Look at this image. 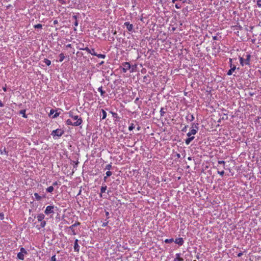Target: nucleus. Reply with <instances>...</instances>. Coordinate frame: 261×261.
Here are the masks:
<instances>
[{
	"instance_id": "nucleus-1",
	"label": "nucleus",
	"mask_w": 261,
	"mask_h": 261,
	"mask_svg": "<svg viewBox=\"0 0 261 261\" xmlns=\"http://www.w3.org/2000/svg\"><path fill=\"white\" fill-rule=\"evenodd\" d=\"M57 210V207H55L54 205H48L46 206L45 210L44 211V213L46 215H49L50 214H54L55 211Z\"/></svg>"
},
{
	"instance_id": "nucleus-2",
	"label": "nucleus",
	"mask_w": 261,
	"mask_h": 261,
	"mask_svg": "<svg viewBox=\"0 0 261 261\" xmlns=\"http://www.w3.org/2000/svg\"><path fill=\"white\" fill-rule=\"evenodd\" d=\"M83 122V120L82 119H77V120L76 121L72 122L71 120L70 119H67L66 120V123L67 125H71L75 126H79L81 125Z\"/></svg>"
},
{
	"instance_id": "nucleus-3",
	"label": "nucleus",
	"mask_w": 261,
	"mask_h": 261,
	"mask_svg": "<svg viewBox=\"0 0 261 261\" xmlns=\"http://www.w3.org/2000/svg\"><path fill=\"white\" fill-rule=\"evenodd\" d=\"M229 64L230 69L228 70L227 73L228 75H231L232 72L236 69V66L234 65H232V59L231 58L229 59Z\"/></svg>"
},
{
	"instance_id": "nucleus-4",
	"label": "nucleus",
	"mask_w": 261,
	"mask_h": 261,
	"mask_svg": "<svg viewBox=\"0 0 261 261\" xmlns=\"http://www.w3.org/2000/svg\"><path fill=\"white\" fill-rule=\"evenodd\" d=\"M64 133L63 130L59 129L54 130L52 132L51 135L54 137L55 136L61 137Z\"/></svg>"
},
{
	"instance_id": "nucleus-5",
	"label": "nucleus",
	"mask_w": 261,
	"mask_h": 261,
	"mask_svg": "<svg viewBox=\"0 0 261 261\" xmlns=\"http://www.w3.org/2000/svg\"><path fill=\"white\" fill-rule=\"evenodd\" d=\"M68 114H69V116L72 118H73V119L74 120H77V119H79V116L77 115H74L73 114V112L72 111H70L69 113H68ZM80 119H81V118H80Z\"/></svg>"
},
{
	"instance_id": "nucleus-6",
	"label": "nucleus",
	"mask_w": 261,
	"mask_h": 261,
	"mask_svg": "<svg viewBox=\"0 0 261 261\" xmlns=\"http://www.w3.org/2000/svg\"><path fill=\"white\" fill-rule=\"evenodd\" d=\"M84 50H86L88 53L91 54L92 55L95 56L96 55V53H95L94 49H90L88 47H86Z\"/></svg>"
},
{
	"instance_id": "nucleus-7",
	"label": "nucleus",
	"mask_w": 261,
	"mask_h": 261,
	"mask_svg": "<svg viewBox=\"0 0 261 261\" xmlns=\"http://www.w3.org/2000/svg\"><path fill=\"white\" fill-rule=\"evenodd\" d=\"M78 240L76 239L74 244V250L75 251L79 252L80 250V246L78 245Z\"/></svg>"
},
{
	"instance_id": "nucleus-8",
	"label": "nucleus",
	"mask_w": 261,
	"mask_h": 261,
	"mask_svg": "<svg viewBox=\"0 0 261 261\" xmlns=\"http://www.w3.org/2000/svg\"><path fill=\"white\" fill-rule=\"evenodd\" d=\"M174 242L176 244H177L180 246L184 244V240H183L182 238H179L176 239Z\"/></svg>"
},
{
	"instance_id": "nucleus-9",
	"label": "nucleus",
	"mask_w": 261,
	"mask_h": 261,
	"mask_svg": "<svg viewBox=\"0 0 261 261\" xmlns=\"http://www.w3.org/2000/svg\"><path fill=\"white\" fill-rule=\"evenodd\" d=\"M124 25L126 27L127 29L129 31H132L133 29V25L132 24H130L129 22H125Z\"/></svg>"
},
{
	"instance_id": "nucleus-10",
	"label": "nucleus",
	"mask_w": 261,
	"mask_h": 261,
	"mask_svg": "<svg viewBox=\"0 0 261 261\" xmlns=\"http://www.w3.org/2000/svg\"><path fill=\"white\" fill-rule=\"evenodd\" d=\"M186 119L187 121H192L194 119V117L193 115L191 114H188L186 116Z\"/></svg>"
},
{
	"instance_id": "nucleus-11",
	"label": "nucleus",
	"mask_w": 261,
	"mask_h": 261,
	"mask_svg": "<svg viewBox=\"0 0 261 261\" xmlns=\"http://www.w3.org/2000/svg\"><path fill=\"white\" fill-rule=\"evenodd\" d=\"M174 261H184V259L180 257V253H177L176 254V257L174 258Z\"/></svg>"
},
{
	"instance_id": "nucleus-12",
	"label": "nucleus",
	"mask_w": 261,
	"mask_h": 261,
	"mask_svg": "<svg viewBox=\"0 0 261 261\" xmlns=\"http://www.w3.org/2000/svg\"><path fill=\"white\" fill-rule=\"evenodd\" d=\"M123 67H124L127 70L130 68V64L128 62H125L122 64Z\"/></svg>"
},
{
	"instance_id": "nucleus-13",
	"label": "nucleus",
	"mask_w": 261,
	"mask_h": 261,
	"mask_svg": "<svg viewBox=\"0 0 261 261\" xmlns=\"http://www.w3.org/2000/svg\"><path fill=\"white\" fill-rule=\"evenodd\" d=\"M79 225H80V223L77 222V223H75L74 224L72 225L71 226H70L69 227V228L72 230V231L74 234H75V233L74 230L73 229V227H75V226Z\"/></svg>"
},
{
	"instance_id": "nucleus-14",
	"label": "nucleus",
	"mask_w": 261,
	"mask_h": 261,
	"mask_svg": "<svg viewBox=\"0 0 261 261\" xmlns=\"http://www.w3.org/2000/svg\"><path fill=\"white\" fill-rule=\"evenodd\" d=\"M195 137L194 136H192L191 137H189L188 138L186 139L185 140V143L187 145H189L190 142L194 140Z\"/></svg>"
},
{
	"instance_id": "nucleus-15",
	"label": "nucleus",
	"mask_w": 261,
	"mask_h": 261,
	"mask_svg": "<svg viewBox=\"0 0 261 261\" xmlns=\"http://www.w3.org/2000/svg\"><path fill=\"white\" fill-rule=\"evenodd\" d=\"M44 214H40L37 216V218L38 221H42L44 219Z\"/></svg>"
},
{
	"instance_id": "nucleus-16",
	"label": "nucleus",
	"mask_w": 261,
	"mask_h": 261,
	"mask_svg": "<svg viewBox=\"0 0 261 261\" xmlns=\"http://www.w3.org/2000/svg\"><path fill=\"white\" fill-rule=\"evenodd\" d=\"M250 55H247L246 56V59L245 60V64L246 65H248L249 64V61H250Z\"/></svg>"
},
{
	"instance_id": "nucleus-17",
	"label": "nucleus",
	"mask_w": 261,
	"mask_h": 261,
	"mask_svg": "<svg viewBox=\"0 0 261 261\" xmlns=\"http://www.w3.org/2000/svg\"><path fill=\"white\" fill-rule=\"evenodd\" d=\"M59 58H60L59 62H62L64 60V59H65V56H64V54H63V53L60 54L59 55Z\"/></svg>"
},
{
	"instance_id": "nucleus-18",
	"label": "nucleus",
	"mask_w": 261,
	"mask_h": 261,
	"mask_svg": "<svg viewBox=\"0 0 261 261\" xmlns=\"http://www.w3.org/2000/svg\"><path fill=\"white\" fill-rule=\"evenodd\" d=\"M17 257L21 260H23L24 259V254L21 253L19 252L17 254Z\"/></svg>"
},
{
	"instance_id": "nucleus-19",
	"label": "nucleus",
	"mask_w": 261,
	"mask_h": 261,
	"mask_svg": "<svg viewBox=\"0 0 261 261\" xmlns=\"http://www.w3.org/2000/svg\"><path fill=\"white\" fill-rule=\"evenodd\" d=\"M107 186H102L101 187V189H100V192L101 193H103L106 192V190H107Z\"/></svg>"
},
{
	"instance_id": "nucleus-20",
	"label": "nucleus",
	"mask_w": 261,
	"mask_h": 261,
	"mask_svg": "<svg viewBox=\"0 0 261 261\" xmlns=\"http://www.w3.org/2000/svg\"><path fill=\"white\" fill-rule=\"evenodd\" d=\"M98 91L100 92V94L101 96H103L105 93V91L102 90V87L101 86L98 88Z\"/></svg>"
},
{
	"instance_id": "nucleus-21",
	"label": "nucleus",
	"mask_w": 261,
	"mask_h": 261,
	"mask_svg": "<svg viewBox=\"0 0 261 261\" xmlns=\"http://www.w3.org/2000/svg\"><path fill=\"white\" fill-rule=\"evenodd\" d=\"M25 110H21L20 111V114L22 115V117L24 118H27V116L25 115Z\"/></svg>"
},
{
	"instance_id": "nucleus-22",
	"label": "nucleus",
	"mask_w": 261,
	"mask_h": 261,
	"mask_svg": "<svg viewBox=\"0 0 261 261\" xmlns=\"http://www.w3.org/2000/svg\"><path fill=\"white\" fill-rule=\"evenodd\" d=\"M175 7L176 9H179L181 8V4L179 3H177V2H175Z\"/></svg>"
},
{
	"instance_id": "nucleus-23",
	"label": "nucleus",
	"mask_w": 261,
	"mask_h": 261,
	"mask_svg": "<svg viewBox=\"0 0 261 261\" xmlns=\"http://www.w3.org/2000/svg\"><path fill=\"white\" fill-rule=\"evenodd\" d=\"M101 112L102 113V119H105L107 117V112L103 109H101Z\"/></svg>"
},
{
	"instance_id": "nucleus-24",
	"label": "nucleus",
	"mask_w": 261,
	"mask_h": 261,
	"mask_svg": "<svg viewBox=\"0 0 261 261\" xmlns=\"http://www.w3.org/2000/svg\"><path fill=\"white\" fill-rule=\"evenodd\" d=\"M44 63H45L46 65L47 66H49L51 64V61L48 60V59H45L43 61Z\"/></svg>"
},
{
	"instance_id": "nucleus-25",
	"label": "nucleus",
	"mask_w": 261,
	"mask_h": 261,
	"mask_svg": "<svg viewBox=\"0 0 261 261\" xmlns=\"http://www.w3.org/2000/svg\"><path fill=\"white\" fill-rule=\"evenodd\" d=\"M53 190L54 187L53 186H50L46 189V191L49 193L52 192Z\"/></svg>"
},
{
	"instance_id": "nucleus-26",
	"label": "nucleus",
	"mask_w": 261,
	"mask_h": 261,
	"mask_svg": "<svg viewBox=\"0 0 261 261\" xmlns=\"http://www.w3.org/2000/svg\"><path fill=\"white\" fill-rule=\"evenodd\" d=\"M190 132V133L192 134V135H194L197 133V130L195 128H192Z\"/></svg>"
},
{
	"instance_id": "nucleus-27",
	"label": "nucleus",
	"mask_w": 261,
	"mask_h": 261,
	"mask_svg": "<svg viewBox=\"0 0 261 261\" xmlns=\"http://www.w3.org/2000/svg\"><path fill=\"white\" fill-rule=\"evenodd\" d=\"M95 56L99 58L105 59L106 58V55H105L97 54V53H96V55H95Z\"/></svg>"
},
{
	"instance_id": "nucleus-28",
	"label": "nucleus",
	"mask_w": 261,
	"mask_h": 261,
	"mask_svg": "<svg viewBox=\"0 0 261 261\" xmlns=\"http://www.w3.org/2000/svg\"><path fill=\"white\" fill-rule=\"evenodd\" d=\"M34 196L35 197V198L37 200H40L41 199V197L38 194L35 193L34 194Z\"/></svg>"
},
{
	"instance_id": "nucleus-29",
	"label": "nucleus",
	"mask_w": 261,
	"mask_h": 261,
	"mask_svg": "<svg viewBox=\"0 0 261 261\" xmlns=\"http://www.w3.org/2000/svg\"><path fill=\"white\" fill-rule=\"evenodd\" d=\"M174 241L173 239H167L165 240V242L166 243H172Z\"/></svg>"
},
{
	"instance_id": "nucleus-30",
	"label": "nucleus",
	"mask_w": 261,
	"mask_h": 261,
	"mask_svg": "<svg viewBox=\"0 0 261 261\" xmlns=\"http://www.w3.org/2000/svg\"><path fill=\"white\" fill-rule=\"evenodd\" d=\"M20 253H21L24 254H27V251L25 250V249L24 248L22 247V248H20Z\"/></svg>"
},
{
	"instance_id": "nucleus-31",
	"label": "nucleus",
	"mask_w": 261,
	"mask_h": 261,
	"mask_svg": "<svg viewBox=\"0 0 261 261\" xmlns=\"http://www.w3.org/2000/svg\"><path fill=\"white\" fill-rule=\"evenodd\" d=\"M40 222H41L40 225V227H42V228L44 227L46 225V222L43 220L42 221H40Z\"/></svg>"
},
{
	"instance_id": "nucleus-32",
	"label": "nucleus",
	"mask_w": 261,
	"mask_h": 261,
	"mask_svg": "<svg viewBox=\"0 0 261 261\" xmlns=\"http://www.w3.org/2000/svg\"><path fill=\"white\" fill-rule=\"evenodd\" d=\"M111 168H112V165H111V164H109L106 165V166L105 167V169L106 170H110Z\"/></svg>"
},
{
	"instance_id": "nucleus-33",
	"label": "nucleus",
	"mask_w": 261,
	"mask_h": 261,
	"mask_svg": "<svg viewBox=\"0 0 261 261\" xmlns=\"http://www.w3.org/2000/svg\"><path fill=\"white\" fill-rule=\"evenodd\" d=\"M42 27V25L41 24H37L34 25V28L36 29H41Z\"/></svg>"
},
{
	"instance_id": "nucleus-34",
	"label": "nucleus",
	"mask_w": 261,
	"mask_h": 261,
	"mask_svg": "<svg viewBox=\"0 0 261 261\" xmlns=\"http://www.w3.org/2000/svg\"><path fill=\"white\" fill-rule=\"evenodd\" d=\"M165 113V112L164 111V108H161L160 110V114L161 116H163L164 115V114Z\"/></svg>"
},
{
	"instance_id": "nucleus-35",
	"label": "nucleus",
	"mask_w": 261,
	"mask_h": 261,
	"mask_svg": "<svg viewBox=\"0 0 261 261\" xmlns=\"http://www.w3.org/2000/svg\"><path fill=\"white\" fill-rule=\"evenodd\" d=\"M192 128H195L197 130L198 129V127L195 123H192Z\"/></svg>"
},
{
	"instance_id": "nucleus-36",
	"label": "nucleus",
	"mask_w": 261,
	"mask_h": 261,
	"mask_svg": "<svg viewBox=\"0 0 261 261\" xmlns=\"http://www.w3.org/2000/svg\"><path fill=\"white\" fill-rule=\"evenodd\" d=\"M135 126L133 123H132L128 127L129 130H132L134 128Z\"/></svg>"
},
{
	"instance_id": "nucleus-37",
	"label": "nucleus",
	"mask_w": 261,
	"mask_h": 261,
	"mask_svg": "<svg viewBox=\"0 0 261 261\" xmlns=\"http://www.w3.org/2000/svg\"><path fill=\"white\" fill-rule=\"evenodd\" d=\"M240 64L243 66L244 65V59H243V58L242 57H240Z\"/></svg>"
},
{
	"instance_id": "nucleus-38",
	"label": "nucleus",
	"mask_w": 261,
	"mask_h": 261,
	"mask_svg": "<svg viewBox=\"0 0 261 261\" xmlns=\"http://www.w3.org/2000/svg\"><path fill=\"white\" fill-rule=\"evenodd\" d=\"M112 172H111L110 171H108L106 172V175L107 177L110 176L111 175H112Z\"/></svg>"
},
{
	"instance_id": "nucleus-39",
	"label": "nucleus",
	"mask_w": 261,
	"mask_h": 261,
	"mask_svg": "<svg viewBox=\"0 0 261 261\" xmlns=\"http://www.w3.org/2000/svg\"><path fill=\"white\" fill-rule=\"evenodd\" d=\"M218 173L219 174H220V175H221V176H223V175H224V171L223 170H222V171H218Z\"/></svg>"
},
{
	"instance_id": "nucleus-40",
	"label": "nucleus",
	"mask_w": 261,
	"mask_h": 261,
	"mask_svg": "<svg viewBox=\"0 0 261 261\" xmlns=\"http://www.w3.org/2000/svg\"><path fill=\"white\" fill-rule=\"evenodd\" d=\"M188 127V125H186L184 126V127L181 129V131L183 132H186L187 131V127Z\"/></svg>"
},
{
	"instance_id": "nucleus-41",
	"label": "nucleus",
	"mask_w": 261,
	"mask_h": 261,
	"mask_svg": "<svg viewBox=\"0 0 261 261\" xmlns=\"http://www.w3.org/2000/svg\"><path fill=\"white\" fill-rule=\"evenodd\" d=\"M257 5L259 7H261V0H258L257 1Z\"/></svg>"
},
{
	"instance_id": "nucleus-42",
	"label": "nucleus",
	"mask_w": 261,
	"mask_h": 261,
	"mask_svg": "<svg viewBox=\"0 0 261 261\" xmlns=\"http://www.w3.org/2000/svg\"><path fill=\"white\" fill-rule=\"evenodd\" d=\"M59 113H58L57 112H56V113L55 114V115H54L53 116V118H56L57 117H58L59 115Z\"/></svg>"
},
{
	"instance_id": "nucleus-43",
	"label": "nucleus",
	"mask_w": 261,
	"mask_h": 261,
	"mask_svg": "<svg viewBox=\"0 0 261 261\" xmlns=\"http://www.w3.org/2000/svg\"><path fill=\"white\" fill-rule=\"evenodd\" d=\"M225 163V162L224 161H218V164H223V165H224Z\"/></svg>"
},
{
	"instance_id": "nucleus-44",
	"label": "nucleus",
	"mask_w": 261,
	"mask_h": 261,
	"mask_svg": "<svg viewBox=\"0 0 261 261\" xmlns=\"http://www.w3.org/2000/svg\"><path fill=\"white\" fill-rule=\"evenodd\" d=\"M108 221L107 222L103 223L102 224V227H106L108 225Z\"/></svg>"
},
{
	"instance_id": "nucleus-45",
	"label": "nucleus",
	"mask_w": 261,
	"mask_h": 261,
	"mask_svg": "<svg viewBox=\"0 0 261 261\" xmlns=\"http://www.w3.org/2000/svg\"><path fill=\"white\" fill-rule=\"evenodd\" d=\"M106 216L107 218H109V213L108 212H106Z\"/></svg>"
},
{
	"instance_id": "nucleus-46",
	"label": "nucleus",
	"mask_w": 261,
	"mask_h": 261,
	"mask_svg": "<svg viewBox=\"0 0 261 261\" xmlns=\"http://www.w3.org/2000/svg\"><path fill=\"white\" fill-rule=\"evenodd\" d=\"M4 104L1 100H0V107H3Z\"/></svg>"
},
{
	"instance_id": "nucleus-47",
	"label": "nucleus",
	"mask_w": 261,
	"mask_h": 261,
	"mask_svg": "<svg viewBox=\"0 0 261 261\" xmlns=\"http://www.w3.org/2000/svg\"><path fill=\"white\" fill-rule=\"evenodd\" d=\"M122 70L123 72L124 73H125L127 71L124 67H123Z\"/></svg>"
},
{
	"instance_id": "nucleus-48",
	"label": "nucleus",
	"mask_w": 261,
	"mask_h": 261,
	"mask_svg": "<svg viewBox=\"0 0 261 261\" xmlns=\"http://www.w3.org/2000/svg\"><path fill=\"white\" fill-rule=\"evenodd\" d=\"M242 255H243V253L242 252H240V253H238V257H241Z\"/></svg>"
},
{
	"instance_id": "nucleus-49",
	"label": "nucleus",
	"mask_w": 261,
	"mask_h": 261,
	"mask_svg": "<svg viewBox=\"0 0 261 261\" xmlns=\"http://www.w3.org/2000/svg\"><path fill=\"white\" fill-rule=\"evenodd\" d=\"M0 218L2 220L3 219V218H4V215L3 214H0Z\"/></svg>"
},
{
	"instance_id": "nucleus-50",
	"label": "nucleus",
	"mask_w": 261,
	"mask_h": 261,
	"mask_svg": "<svg viewBox=\"0 0 261 261\" xmlns=\"http://www.w3.org/2000/svg\"><path fill=\"white\" fill-rule=\"evenodd\" d=\"M187 135L189 137H191V136L192 135V134L190 133V132H189L188 133H187Z\"/></svg>"
},
{
	"instance_id": "nucleus-51",
	"label": "nucleus",
	"mask_w": 261,
	"mask_h": 261,
	"mask_svg": "<svg viewBox=\"0 0 261 261\" xmlns=\"http://www.w3.org/2000/svg\"><path fill=\"white\" fill-rule=\"evenodd\" d=\"M53 23H54V24H57L58 23V21L57 20H55L54 21Z\"/></svg>"
},
{
	"instance_id": "nucleus-52",
	"label": "nucleus",
	"mask_w": 261,
	"mask_h": 261,
	"mask_svg": "<svg viewBox=\"0 0 261 261\" xmlns=\"http://www.w3.org/2000/svg\"><path fill=\"white\" fill-rule=\"evenodd\" d=\"M54 112H55V111L54 110H51L50 111V114H53Z\"/></svg>"
},
{
	"instance_id": "nucleus-53",
	"label": "nucleus",
	"mask_w": 261,
	"mask_h": 261,
	"mask_svg": "<svg viewBox=\"0 0 261 261\" xmlns=\"http://www.w3.org/2000/svg\"><path fill=\"white\" fill-rule=\"evenodd\" d=\"M62 4H65L64 0H59Z\"/></svg>"
},
{
	"instance_id": "nucleus-54",
	"label": "nucleus",
	"mask_w": 261,
	"mask_h": 261,
	"mask_svg": "<svg viewBox=\"0 0 261 261\" xmlns=\"http://www.w3.org/2000/svg\"><path fill=\"white\" fill-rule=\"evenodd\" d=\"M58 185V182L57 181L53 183V186H56Z\"/></svg>"
},
{
	"instance_id": "nucleus-55",
	"label": "nucleus",
	"mask_w": 261,
	"mask_h": 261,
	"mask_svg": "<svg viewBox=\"0 0 261 261\" xmlns=\"http://www.w3.org/2000/svg\"><path fill=\"white\" fill-rule=\"evenodd\" d=\"M77 24H78V23H77V21H75V22H74V25H75V26H77Z\"/></svg>"
},
{
	"instance_id": "nucleus-56",
	"label": "nucleus",
	"mask_w": 261,
	"mask_h": 261,
	"mask_svg": "<svg viewBox=\"0 0 261 261\" xmlns=\"http://www.w3.org/2000/svg\"><path fill=\"white\" fill-rule=\"evenodd\" d=\"M103 63H104V62H103V61H101V62L99 64L100 65H102V64H103Z\"/></svg>"
},
{
	"instance_id": "nucleus-57",
	"label": "nucleus",
	"mask_w": 261,
	"mask_h": 261,
	"mask_svg": "<svg viewBox=\"0 0 261 261\" xmlns=\"http://www.w3.org/2000/svg\"><path fill=\"white\" fill-rule=\"evenodd\" d=\"M217 36H214V37H213V39H214V40H216V39H217Z\"/></svg>"
},
{
	"instance_id": "nucleus-58",
	"label": "nucleus",
	"mask_w": 261,
	"mask_h": 261,
	"mask_svg": "<svg viewBox=\"0 0 261 261\" xmlns=\"http://www.w3.org/2000/svg\"><path fill=\"white\" fill-rule=\"evenodd\" d=\"M107 178V176H105V177H104V180H105V181H106Z\"/></svg>"
},
{
	"instance_id": "nucleus-59",
	"label": "nucleus",
	"mask_w": 261,
	"mask_h": 261,
	"mask_svg": "<svg viewBox=\"0 0 261 261\" xmlns=\"http://www.w3.org/2000/svg\"><path fill=\"white\" fill-rule=\"evenodd\" d=\"M66 46L68 47H71V44H68Z\"/></svg>"
},
{
	"instance_id": "nucleus-60",
	"label": "nucleus",
	"mask_w": 261,
	"mask_h": 261,
	"mask_svg": "<svg viewBox=\"0 0 261 261\" xmlns=\"http://www.w3.org/2000/svg\"><path fill=\"white\" fill-rule=\"evenodd\" d=\"M3 90L4 91H6V88H3Z\"/></svg>"
},
{
	"instance_id": "nucleus-61",
	"label": "nucleus",
	"mask_w": 261,
	"mask_h": 261,
	"mask_svg": "<svg viewBox=\"0 0 261 261\" xmlns=\"http://www.w3.org/2000/svg\"><path fill=\"white\" fill-rule=\"evenodd\" d=\"M188 160H191V157H189V158H188Z\"/></svg>"
},
{
	"instance_id": "nucleus-62",
	"label": "nucleus",
	"mask_w": 261,
	"mask_h": 261,
	"mask_svg": "<svg viewBox=\"0 0 261 261\" xmlns=\"http://www.w3.org/2000/svg\"><path fill=\"white\" fill-rule=\"evenodd\" d=\"M111 113L113 114V115H116V113H113V112H111Z\"/></svg>"
},
{
	"instance_id": "nucleus-63",
	"label": "nucleus",
	"mask_w": 261,
	"mask_h": 261,
	"mask_svg": "<svg viewBox=\"0 0 261 261\" xmlns=\"http://www.w3.org/2000/svg\"><path fill=\"white\" fill-rule=\"evenodd\" d=\"M177 156H178V157H179V156H180V155H179V154H177Z\"/></svg>"
}]
</instances>
